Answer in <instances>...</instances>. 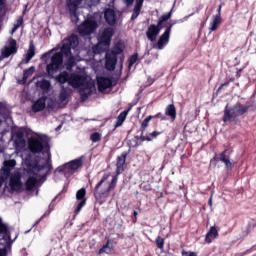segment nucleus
Listing matches in <instances>:
<instances>
[{"label":"nucleus","mask_w":256,"mask_h":256,"mask_svg":"<svg viewBox=\"0 0 256 256\" xmlns=\"http://www.w3.org/2000/svg\"><path fill=\"white\" fill-rule=\"evenodd\" d=\"M16 137L17 139L15 140V144L17 145V147H25L26 142H25V139L23 138V133L17 132Z\"/></svg>","instance_id":"c85d7f7f"},{"label":"nucleus","mask_w":256,"mask_h":256,"mask_svg":"<svg viewBox=\"0 0 256 256\" xmlns=\"http://www.w3.org/2000/svg\"><path fill=\"white\" fill-rule=\"evenodd\" d=\"M85 193H86V191L83 188L78 190L76 193V199H77V201H80L76 207V210H75L76 213H79L81 211V209H83V207H85V199H84Z\"/></svg>","instance_id":"f3484780"},{"label":"nucleus","mask_w":256,"mask_h":256,"mask_svg":"<svg viewBox=\"0 0 256 256\" xmlns=\"http://www.w3.org/2000/svg\"><path fill=\"white\" fill-rule=\"evenodd\" d=\"M156 245H157L158 249H163V247L165 246V240H163L162 238L158 237L156 239Z\"/></svg>","instance_id":"a19ab883"},{"label":"nucleus","mask_w":256,"mask_h":256,"mask_svg":"<svg viewBox=\"0 0 256 256\" xmlns=\"http://www.w3.org/2000/svg\"><path fill=\"white\" fill-rule=\"evenodd\" d=\"M97 27L99 26L97 25L95 16H88V18L78 26V32L80 35H91V33H95Z\"/></svg>","instance_id":"6e6552de"},{"label":"nucleus","mask_w":256,"mask_h":256,"mask_svg":"<svg viewBox=\"0 0 256 256\" xmlns=\"http://www.w3.org/2000/svg\"><path fill=\"white\" fill-rule=\"evenodd\" d=\"M221 25V15H215L212 18V22L210 23L209 31H217V28Z\"/></svg>","instance_id":"4be33fe9"},{"label":"nucleus","mask_w":256,"mask_h":256,"mask_svg":"<svg viewBox=\"0 0 256 256\" xmlns=\"http://www.w3.org/2000/svg\"><path fill=\"white\" fill-rule=\"evenodd\" d=\"M101 137H102V135L99 132H95L90 135V139H91L92 143H99V141H101Z\"/></svg>","instance_id":"4c0bfd02"},{"label":"nucleus","mask_w":256,"mask_h":256,"mask_svg":"<svg viewBox=\"0 0 256 256\" xmlns=\"http://www.w3.org/2000/svg\"><path fill=\"white\" fill-rule=\"evenodd\" d=\"M166 115L169 117L175 119L177 117V112L175 111V106L174 105H169L166 108Z\"/></svg>","instance_id":"f704fd0d"},{"label":"nucleus","mask_w":256,"mask_h":256,"mask_svg":"<svg viewBox=\"0 0 256 256\" xmlns=\"http://www.w3.org/2000/svg\"><path fill=\"white\" fill-rule=\"evenodd\" d=\"M47 103V97L39 98L34 104L32 105V111L34 113H39V111H43L45 109V105Z\"/></svg>","instance_id":"a211bd4d"},{"label":"nucleus","mask_w":256,"mask_h":256,"mask_svg":"<svg viewBox=\"0 0 256 256\" xmlns=\"http://www.w3.org/2000/svg\"><path fill=\"white\" fill-rule=\"evenodd\" d=\"M83 1L86 0H69L68 1V7L70 9V13L72 15V21H77L79 18L77 16V7L83 3Z\"/></svg>","instance_id":"4468645a"},{"label":"nucleus","mask_w":256,"mask_h":256,"mask_svg":"<svg viewBox=\"0 0 256 256\" xmlns=\"http://www.w3.org/2000/svg\"><path fill=\"white\" fill-rule=\"evenodd\" d=\"M171 35V28L166 29V31L160 36L157 44L154 45L155 49L160 51L165 49L166 45L169 43V37Z\"/></svg>","instance_id":"ddd939ff"},{"label":"nucleus","mask_w":256,"mask_h":256,"mask_svg":"<svg viewBox=\"0 0 256 256\" xmlns=\"http://www.w3.org/2000/svg\"><path fill=\"white\" fill-rule=\"evenodd\" d=\"M7 0H0V7H3V5H5V2H6Z\"/></svg>","instance_id":"8fccbe9b"},{"label":"nucleus","mask_w":256,"mask_h":256,"mask_svg":"<svg viewBox=\"0 0 256 256\" xmlns=\"http://www.w3.org/2000/svg\"><path fill=\"white\" fill-rule=\"evenodd\" d=\"M48 107H53V105H51V104H48Z\"/></svg>","instance_id":"5fc2aeb1"},{"label":"nucleus","mask_w":256,"mask_h":256,"mask_svg":"<svg viewBox=\"0 0 256 256\" xmlns=\"http://www.w3.org/2000/svg\"><path fill=\"white\" fill-rule=\"evenodd\" d=\"M182 256H197V253H195V252H191V251H185V250H183L182 251Z\"/></svg>","instance_id":"c03bdc74"},{"label":"nucleus","mask_w":256,"mask_h":256,"mask_svg":"<svg viewBox=\"0 0 256 256\" xmlns=\"http://www.w3.org/2000/svg\"><path fill=\"white\" fill-rule=\"evenodd\" d=\"M121 125H123V121L118 119L116 122V127H121Z\"/></svg>","instance_id":"de8ad7c7"},{"label":"nucleus","mask_w":256,"mask_h":256,"mask_svg":"<svg viewBox=\"0 0 256 256\" xmlns=\"http://www.w3.org/2000/svg\"><path fill=\"white\" fill-rule=\"evenodd\" d=\"M159 117V114L158 115H155V116H148L147 118H145L143 120V122L141 123V129L142 131H145L147 127H149V123L151 122V119H155Z\"/></svg>","instance_id":"2f4dec72"},{"label":"nucleus","mask_w":256,"mask_h":256,"mask_svg":"<svg viewBox=\"0 0 256 256\" xmlns=\"http://www.w3.org/2000/svg\"><path fill=\"white\" fill-rule=\"evenodd\" d=\"M115 65H117V56L115 54H111V52L106 53V69L108 71H114Z\"/></svg>","instance_id":"dca6fc26"},{"label":"nucleus","mask_w":256,"mask_h":256,"mask_svg":"<svg viewBox=\"0 0 256 256\" xmlns=\"http://www.w3.org/2000/svg\"><path fill=\"white\" fill-rule=\"evenodd\" d=\"M35 57V46L30 45L28 52L26 54L25 63H29Z\"/></svg>","instance_id":"c756f323"},{"label":"nucleus","mask_w":256,"mask_h":256,"mask_svg":"<svg viewBox=\"0 0 256 256\" xmlns=\"http://www.w3.org/2000/svg\"><path fill=\"white\" fill-rule=\"evenodd\" d=\"M137 59H138L137 54L130 57L129 64H128L129 69H131V67L135 65V63H137Z\"/></svg>","instance_id":"ea45409f"},{"label":"nucleus","mask_w":256,"mask_h":256,"mask_svg":"<svg viewBox=\"0 0 256 256\" xmlns=\"http://www.w3.org/2000/svg\"><path fill=\"white\" fill-rule=\"evenodd\" d=\"M137 215H139V213H137V211L134 212V217H137Z\"/></svg>","instance_id":"603ef678"},{"label":"nucleus","mask_w":256,"mask_h":256,"mask_svg":"<svg viewBox=\"0 0 256 256\" xmlns=\"http://www.w3.org/2000/svg\"><path fill=\"white\" fill-rule=\"evenodd\" d=\"M59 97L60 101H67V97H69V90L65 89V87H62Z\"/></svg>","instance_id":"e433bc0d"},{"label":"nucleus","mask_w":256,"mask_h":256,"mask_svg":"<svg viewBox=\"0 0 256 256\" xmlns=\"http://www.w3.org/2000/svg\"><path fill=\"white\" fill-rule=\"evenodd\" d=\"M11 245L13 241L7 232V227L0 224V256H7V253L11 251Z\"/></svg>","instance_id":"0eeeda50"},{"label":"nucleus","mask_w":256,"mask_h":256,"mask_svg":"<svg viewBox=\"0 0 256 256\" xmlns=\"http://www.w3.org/2000/svg\"><path fill=\"white\" fill-rule=\"evenodd\" d=\"M36 86L42 91H49L51 89V82L49 80L41 79L36 82Z\"/></svg>","instance_id":"5701e85b"},{"label":"nucleus","mask_w":256,"mask_h":256,"mask_svg":"<svg viewBox=\"0 0 256 256\" xmlns=\"http://www.w3.org/2000/svg\"><path fill=\"white\" fill-rule=\"evenodd\" d=\"M128 113H129L128 111H123L122 113H120L118 116V120L124 122L125 119H127Z\"/></svg>","instance_id":"37998d69"},{"label":"nucleus","mask_w":256,"mask_h":256,"mask_svg":"<svg viewBox=\"0 0 256 256\" xmlns=\"http://www.w3.org/2000/svg\"><path fill=\"white\" fill-rule=\"evenodd\" d=\"M82 165L83 162L81 159H76L59 167L57 171L64 173L65 177H71V175H73V173H75V171H77V169H79Z\"/></svg>","instance_id":"9d476101"},{"label":"nucleus","mask_w":256,"mask_h":256,"mask_svg":"<svg viewBox=\"0 0 256 256\" xmlns=\"http://www.w3.org/2000/svg\"><path fill=\"white\" fill-rule=\"evenodd\" d=\"M33 73H35V67H30L28 70L24 71L23 74V80L22 83H27V79H29V77H31V75H33Z\"/></svg>","instance_id":"473e14b6"},{"label":"nucleus","mask_w":256,"mask_h":256,"mask_svg":"<svg viewBox=\"0 0 256 256\" xmlns=\"http://www.w3.org/2000/svg\"><path fill=\"white\" fill-rule=\"evenodd\" d=\"M36 79H37L36 77L33 78V80H36Z\"/></svg>","instance_id":"4d7b16f0"},{"label":"nucleus","mask_w":256,"mask_h":256,"mask_svg":"<svg viewBox=\"0 0 256 256\" xmlns=\"http://www.w3.org/2000/svg\"><path fill=\"white\" fill-rule=\"evenodd\" d=\"M56 81L61 85L68 83L70 87L77 89L81 95H91L95 91V84L91 82V77L87 75L85 68H77L72 74L64 71L56 77Z\"/></svg>","instance_id":"f03ea898"},{"label":"nucleus","mask_w":256,"mask_h":256,"mask_svg":"<svg viewBox=\"0 0 256 256\" xmlns=\"http://www.w3.org/2000/svg\"><path fill=\"white\" fill-rule=\"evenodd\" d=\"M161 133L154 131L152 133H150L147 136L142 135L141 136V141H153V139L157 138L158 135H160Z\"/></svg>","instance_id":"72a5a7b5"},{"label":"nucleus","mask_w":256,"mask_h":256,"mask_svg":"<svg viewBox=\"0 0 256 256\" xmlns=\"http://www.w3.org/2000/svg\"><path fill=\"white\" fill-rule=\"evenodd\" d=\"M15 165H17V162L15 160L4 161L3 170L5 171L6 175H9V173H11Z\"/></svg>","instance_id":"cd10ccee"},{"label":"nucleus","mask_w":256,"mask_h":256,"mask_svg":"<svg viewBox=\"0 0 256 256\" xmlns=\"http://www.w3.org/2000/svg\"><path fill=\"white\" fill-rule=\"evenodd\" d=\"M111 251H113V246L109 243V241L107 242L106 245H104L99 251H98V255H101L102 253H106V255H109L111 253Z\"/></svg>","instance_id":"7c9ffc66"},{"label":"nucleus","mask_w":256,"mask_h":256,"mask_svg":"<svg viewBox=\"0 0 256 256\" xmlns=\"http://www.w3.org/2000/svg\"><path fill=\"white\" fill-rule=\"evenodd\" d=\"M9 109H7V106L5 104L0 103V125L3 123V119H9Z\"/></svg>","instance_id":"a878e982"},{"label":"nucleus","mask_w":256,"mask_h":256,"mask_svg":"<svg viewBox=\"0 0 256 256\" xmlns=\"http://www.w3.org/2000/svg\"><path fill=\"white\" fill-rule=\"evenodd\" d=\"M246 111H247V108H244L240 104H237L232 109H230L229 106H226L223 121L224 123H227L229 121H235V117H239V115H243V113H245Z\"/></svg>","instance_id":"1a4fd4ad"},{"label":"nucleus","mask_w":256,"mask_h":256,"mask_svg":"<svg viewBox=\"0 0 256 256\" xmlns=\"http://www.w3.org/2000/svg\"><path fill=\"white\" fill-rule=\"evenodd\" d=\"M169 19H171V12H169L168 14H165L161 17L160 21H159V24L158 25H161V23L163 21H169Z\"/></svg>","instance_id":"79ce46f5"},{"label":"nucleus","mask_w":256,"mask_h":256,"mask_svg":"<svg viewBox=\"0 0 256 256\" xmlns=\"http://www.w3.org/2000/svg\"><path fill=\"white\" fill-rule=\"evenodd\" d=\"M15 53H17V40L10 38L5 47H3L1 50L0 61L11 57V55H15Z\"/></svg>","instance_id":"9b49d317"},{"label":"nucleus","mask_w":256,"mask_h":256,"mask_svg":"<svg viewBox=\"0 0 256 256\" xmlns=\"http://www.w3.org/2000/svg\"><path fill=\"white\" fill-rule=\"evenodd\" d=\"M2 186H3V179L0 178V187H2Z\"/></svg>","instance_id":"3c124183"},{"label":"nucleus","mask_w":256,"mask_h":256,"mask_svg":"<svg viewBox=\"0 0 256 256\" xmlns=\"http://www.w3.org/2000/svg\"><path fill=\"white\" fill-rule=\"evenodd\" d=\"M141 9L142 6H137V4H135L131 19L132 21H134V19H137V17H139V14L141 13Z\"/></svg>","instance_id":"c9c22d12"},{"label":"nucleus","mask_w":256,"mask_h":256,"mask_svg":"<svg viewBox=\"0 0 256 256\" xmlns=\"http://www.w3.org/2000/svg\"><path fill=\"white\" fill-rule=\"evenodd\" d=\"M23 25V18H18L14 24V27L11 31V35H13V33H15V31H17V29H19V27H21Z\"/></svg>","instance_id":"58836bf2"},{"label":"nucleus","mask_w":256,"mask_h":256,"mask_svg":"<svg viewBox=\"0 0 256 256\" xmlns=\"http://www.w3.org/2000/svg\"><path fill=\"white\" fill-rule=\"evenodd\" d=\"M117 179V175L115 174H104L100 182L95 187V197L97 199H99V197H109V194L117 185Z\"/></svg>","instance_id":"20e7f679"},{"label":"nucleus","mask_w":256,"mask_h":256,"mask_svg":"<svg viewBox=\"0 0 256 256\" xmlns=\"http://www.w3.org/2000/svg\"><path fill=\"white\" fill-rule=\"evenodd\" d=\"M127 159L126 154H122L121 156L118 157L117 159V174L120 175L122 171H124L123 165H125V161Z\"/></svg>","instance_id":"b1692460"},{"label":"nucleus","mask_w":256,"mask_h":256,"mask_svg":"<svg viewBox=\"0 0 256 256\" xmlns=\"http://www.w3.org/2000/svg\"><path fill=\"white\" fill-rule=\"evenodd\" d=\"M78 46L79 38L75 35H71L62 41L61 51L52 55L51 62L46 67V71L50 77H53V75L61 69L63 65V55L68 59L66 65L67 71H71L75 62L81 60V58H79V49H77Z\"/></svg>","instance_id":"f257e3e1"},{"label":"nucleus","mask_w":256,"mask_h":256,"mask_svg":"<svg viewBox=\"0 0 256 256\" xmlns=\"http://www.w3.org/2000/svg\"><path fill=\"white\" fill-rule=\"evenodd\" d=\"M113 28H106L102 31L98 44L93 48V53H103L106 49H109L111 45V39L113 37Z\"/></svg>","instance_id":"423d86ee"},{"label":"nucleus","mask_w":256,"mask_h":256,"mask_svg":"<svg viewBox=\"0 0 256 256\" xmlns=\"http://www.w3.org/2000/svg\"><path fill=\"white\" fill-rule=\"evenodd\" d=\"M49 139L46 135L40 133H32L28 138V149L32 153H41L44 147H47Z\"/></svg>","instance_id":"39448f33"},{"label":"nucleus","mask_w":256,"mask_h":256,"mask_svg":"<svg viewBox=\"0 0 256 256\" xmlns=\"http://www.w3.org/2000/svg\"><path fill=\"white\" fill-rule=\"evenodd\" d=\"M217 237H219V233L217 232V228L212 226V227H210V230L206 234L205 241H206V243H212V241L214 239H217Z\"/></svg>","instance_id":"412c9836"},{"label":"nucleus","mask_w":256,"mask_h":256,"mask_svg":"<svg viewBox=\"0 0 256 256\" xmlns=\"http://www.w3.org/2000/svg\"><path fill=\"white\" fill-rule=\"evenodd\" d=\"M9 187L11 191H19L21 187H23V183H21V174L19 172H15L11 175Z\"/></svg>","instance_id":"f8f14e48"},{"label":"nucleus","mask_w":256,"mask_h":256,"mask_svg":"<svg viewBox=\"0 0 256 256\" xmlns=\"http://www.w3.org/2000/svg\"><path fill=\"white\" fill-rule=\"evenodd\" d=\"M47 167H49L47 160H42L38 163L30 159L24 160L23 169L24 173L28 175V180L26 181V188L28 190L33 189L37 185V181H41L47 175Z\"/></svg>","instance_id":"7ed1b4c3"},{"label":"nucleus","mask_w":256,"mask_h":256,"mask_svg":"<svg viewBox=\"0 0 256 256\" xmlns=\"http://www.w3.org/2000/svg\"><path fill=\"white\" fill-rule=\"evenodd\" d=\"M143 1H145V0H137L136 5L139 7H143Z\"/></svg>","instance_id":"49530a36"},{"label":"nucleus","mask_w":256,"mask_h":256,"mask_svg":"<svg viewBox=\"0 0 256 256\" xmlns=\"http://www.w3.org/2000/svg\"><path fill=\"white\" fill-rule=\"evenodd\" d=\"M124 49L125 44H123L122 42H118L115 44L114 49L110 52V54L115 55V57H117V55H121V53H123Z\"/></svg>","instance_id":"bb28decb"},{"label":"nucleus","mask_w":256,"mask_h":256,"mask_svg":"<svg viewBox=\"0 0 256 256\" xmlns=\"http://www.w3.org/2000/svg\"><path fill=\"white\" fill-rule=\"evenodd\" d=\"M98 83V90L101 93H105L106 89H111V85H113V82L109 78L105 77H99L97 78Z\"/></svg>","instance_id":"2eb2a0df"},{"label":"nucleus","mask_w":256,"mask_h":256,"mask_svg":"<svg viewBox=\"0 0 256 256\" xmlns=\"http://www.w3.org/2000/svg\"><path fill=\"white\" fill-rule=\"evenodd\" d=\"M219 159L220 161H222V163L226 165L227 169H233L234 163L231 162V160L229 159L227 152H223L222 154H220Z\"/></svg>","instance_id":"393cba45"},{"label":"nucleus","mask_w":256,"mask_h":256,"mask_svg":"<svg viewBox=\"0 0 256 256\" xmlns=\"http://www.w3.org/2000/svg\"><path fill=\"white\" fill-rule=\"evenodd\" d=\"M61 129V125L56 128V131H59Z\"/></svg>","instance_id":"864d4df0"},{"label":"nucleus","mask_w":256,"mask_h":256,"mask_svg":"<svg viewBox=\"0 0 256 256\" xmlns=\"http://www.w3.org/2000/svg\"><path fill=\"white\" fill-rule=\"evenodd\" d=\"M133 1L135 0H123V2L125 3V5H127V7L133 5Z\"/></svg>","instance_id":"a18cd8bd"},{"label":"nucleus","mask_w":256,"mask_h":256,"mask_svg":"<svg viewBox=\"0 0 256 256\" xmlns=\"http://www.w3.org/2000/svg\"><path fill=\"white\" fill-rule=\"evenodd\" d=\"M105 0H93L92 2H91V5H93V4H95V3H103Z\"/></svg>","instance_id":"09e8293b"},{"label":"nucleus","mask_w":256,"mask_h":256,"mask_svg":"<svg viewBox=\"0 0 256 256\" xmlns=\"http://www.w3.org/2000/svg\"><path fill=\"white\" fill-rule=\"evenodd\" d=\"M160 31L161 30L159 29V26L151 25L148 28L146 35L150 41H155V39H157V35H159Z\"/></svg>","instance_id":"6ab92c4d"},{"label":"nucleus","mask_w":256,"mask_h":256,"mask_svg":"<svg viewBox=\"0 0 256 256\" xmlns=\"http://www.w3.org/2000/svg\"><path fill=\"white\" fill-rule=\"evenodd\" d=\"M104 17L108 25H114L117 21V16H115V11L113 9H107Z\"/></svg>","instance_id":"aec40b11"},{"label":"nucleus","mask_w":256,"mask_h":256,"mask_svg":"<svg viewBox=\"0 0 256 256\" xmlns=\"http://www.w3.org/2000/svg\"><path fill=\"white\" fill-rule=\"evenodd\" d=\"M211 203H212V202H211V198H210V199H209V204L211 205Z\"/></svg>","instance_id":"6e6d98bb"}]
</instances>
